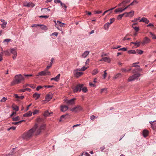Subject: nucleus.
<instances>
[{"label": "nucleus", "instance_id": "obj_59", "mask_svg": "<svg viewBox=\"0 0 156 156\" xmlns=\"http://www.w3.org/2000/svg\"><path fill=\"white\" fill-rule=\"evenodd\" d=\"M122 17L120 15H119L117 17V19L118 20H120L122 19Z\"/></svg>", "mask_w": 156, "mask_h": 156}, {"label": "nucleus", "instance_id": "obj_33", "mask_svg": "<svg viewBox=\"0 0 156 156\" xmlns=\"http://www.w3.org/2000/svg\"><path fill=\"white\" fill-rule=\"evenodd\" d=\"M25 121V120H22L21 121H19V122H12V124H13V125H16L18 124H19L20 123L22 122H24Z\"/></svg>", "mask_w": 156, "mask_h": 156}, {"label": "nucleus", "instance_id": "obj_27", "mask_svg": "<svg viewBox=\"0 0 156 156\" xmlns=\"http://www.w3.org/2000/svg\"><path fill=\"white\" fill-rule=\"evenodd\" d=\"M32 112L30 111H29L27 113H26L23 115L24 117H29L32 115Z\"/></svg>", "mask_w": 156, "mask_h": 156}, {"label": "nucleus", "instance_id": "obj_17", "mask_svg": "<svg viewBox=\"0 0 156 156\" xmlns=\"http://www.w3.org/2000/svg\"><path fill=\"white\" fill-rule=\"evenodd\" d=\"M139 22H143L145 23L146 24H148L149 22V21L146 18L143 17L140 21Z\"/></svg>", "mask_w": 156, "mask_h": 156}, {"label": "nucleus", "instance_id": "obj_51", "mask_svg": "<svg viewBox=\"0 0 156 156\" xmlns=\"http://www.w3.org/2000/svg\"><path fill=\"white\" fill-rule=\"evenodd\" d=\"M48 17L49 16H39V18H48Z\"/></svg>", "mask_w": 156, "mask_h": 156}, {"label": "nucleus", "instance_id": "obj_36", "mask_svg": "<svg viewBox=\"0 0 156 156\" xmlns=\"http://www.w3.org/2000/svg\"><path fill=\"white\" fill-rule=\"evenodd\" d=\"M121 76V74L120 73H118L117 74H116L114 76V78L115 79H116L119 78L120 76Z\"/></svg>", "mask_w": 156, "mask_h": 156}, {"label": "nucleus", "instance_id": "obj_40", "mask_svg": "<svg viewBox=\"0 0 156 156\" xmlns=\"http://www.w3.org/2000/svg\"><path fill=\"white\" fill-rule=\"evenodd\" d=\"M130 0H123L122 2V3H124L125 4L129 2Z\"/></svg>", "mask_w": 156, "mask_h": 156}, {"label": "nucleus", "instance_id": "obj_9", "mask_svg": "<svg viewBox=\"0 0 156 156\" xmlns=\"http://www.w3.org/2000/svg\"><path fill=\"white\" fill-rule=\"evenodd\" d=\"M78 71H76L75 69L74 70L73 73L74 76L77 78L83 74V73L78 72Z\"/></svg>", "mask_w": 156, "mask_h": 156}, {"label": "nucleus", "instance_id": "obj_42", "mask_svg": "<svg viewBox=\"0 0 156 156\" xmlns=\"http://www.w3.org/2000/svg\"><path fill=\"white\" fill-rule=\"evenodd\" d=\"M136 51H137V52L138 54H139L140 55L142 54L143 52V51H142V50H138V49H137V50Z\"/></svg>", "mask_w": 156, "mask_h": 156}, {"label": "nucleus", "instance_id": "obj_30", "mask_svg": "<svg viewBox=\"0 0 156 156\" xmlns=\"http://www.w3.org/2000/svg\"><path fill=\"white\" fill-rule=\"evenodd\" d=\"M98 71V69H95L92 72V74L93 75H95L96 74H97Z\"/></svg>", "mask_w": 156, "mask_h": 156}, {"label": "nucleus", "instance_id": "obj_19", "mask_svg": "<svg viewBox=\"0 0 156 156\" xmlns=\"http://www.w3.org/2000/svg\"><path fill=\"white\" fill-rule=\"evenodd\" d=\"M90 51H85L82 55V58H86L89 54Z\"/></svg>", "mask_w": 156, "mask_h": 156}, {"label": "nucleus", "instance_id": "obj_7", "mask_svg": "<svg viewBox=\"0 0 156 156\" xmlns=\"http://www.w3.org/2000/svg\"><path fill=\"white\" fill-rule=\"evenodd\" d=\"M76 100L75 98H73L71 99L65 100L66 103L69 105H73L75 104V100Z\"/></svg>", "mask_w": 156, "mask_h": 156}, {"label": "nucleus", "instance_id": "obj_32", "mask_svg": "<svg viewBox=\"0 0 156 156\" xmlns=\"http://www.w3.org/2000/svg\"><path fill=\"white\" fill-rule=\"evenodd\" d=\"M40 26L42 30H46L48 29L47 27L44 25H40Z\"/></svg>", "mask_w": 156, "mask_h": 156}, {"label": "nucleus", "instance_id": "obj_21", "mask_svg": "<svg viewBox=\"0 0 156 156\" xmlns=\"http://www.w3.org/2000/svg\"><path fill=\"white\" fill-rule=\"evenodd\" d=\"M110 25L109 22L105 23L104 26V29L106 30H108Z\"/></svg>", "mask_w": 156, "mask_h": 156}, {"label": "nucleus", "instance_id": "obj_48", "mask_svg": "<svg viewBox=\"0 0 156 156\" xmlns=\"http://www.w3.org/2000/svg\"><path fill=\"white\" fill-rule=\"evenodd\" d=\"M54 60V58H52L51 61V62H50V64L49 66H51L52 65V63L53 62V61Z\"/></svg>", "mask_w": 156, "mask_h": 156}, {"label": "nucleus", "instance_id": "obj_41", "mask_svg": "<svg viewBox=\"0 0 156 156\" xmlns=\"http://www.w3.org/2000/svg\"><path fill=\"white\" fill-rule=\"evenodd\" d=\"M81 90L83 92H86L87 91V88L86 87H83L82 88Z\"/></svg>", "mask_w": 156, "mask_h": 156}, {"label": "nucleus", "instance_id": "obj_54", "mask_svg": "<svg viewBox=\"0 0 156 156\" xmlns=\"http://www.w3.org/2000/svg\"><path fill=\"white\" fill-rule=\"evenodd\" d=\"M97 117L95 116L94 115H92L90 116V119L92 121H93L94 120L95 118Z\"/></svg>", "mask_w": 156, "mask_h": 156}, {"label": "nucleus", "instance_id": "obj_57", "mask_svg": "<svg viewBox=\"0 0 156 156\" xmlns=\"http://www.w3.org/2000/svg\"><path fill=\"white\" fill-rule=\"evenodd\" d=\"M40 26V25L39 24H34L32 25V27H37V26Z\"/></svg>", "mask_w": 156, "mask_h": 156}, {"label": "nucleus", "instance_id": "obj_6", "mask_svg": "<svg viewBox=\"0 0 156 156\" xmlns=\"http://www.w3.org/2000/svg\"><path fill=\"white\" fill-rule=\"evenodd\" d=\"M70 111L75 112H78L82 110L81 107L80 106L75 107L73 108L70 109Z\"/></svg>", "mask_w": 156, "mask_h": 156}, {"label": "nucleus", "instance_id": "obj_45", "mask_svg": "<svg viewBox=\"0 0 156 156\" xmlns=\"http://www.w3.org/2000/svg\"><path fill=\"white\" fill-rule=\"evenodd\" d=\"M126 50H127V48H120V49H119V50H118L119 51H126Z\"/></svg>", "mask_w": 156, "mask_h": 156}, {"label": "nucleus", "instance_id": "obj_53", "mask_svg": "<svg viewBox=\"0 0 156 156\" xmlns=\"http://www.w3.org/2000/svg\"><path fill=\"white\" fill-rule=\"evenodd\" d=\"M39 112V110H35L34 112H33V115H35L37 113Z\"/></svg>", "mask_w": 156, "mask_h": 156}, {"label": "nucleus", "instance_id": "obj_25", "mask_svg": "<svg viewBox=\"0 0 156 156\" xmlns=\"http://www.w3.org/2000/svg\"><path fill=\"white\" fill-rule=\"evenodd\" d=\"M87 68V67H85V66H84L81 69H76V71H84Z\"/></svg>", "mask_w": 156, "mask_h": 156}, {"label": "nucleus", "instance_id": "obj_38", "mask_svg": "<svg viewBox=\"0 0 156 156\" xmlns=\"http://www.w3.org/2000/svg\"><path fill=\"white\" fill-rule=\"evenodd\" d=\"M131 44H134L135 45H137V47H138L140 45V42H131Z\"/></svg>", "mask_w": 156, "mask_h": 156}, {"label": "nucleus", "instance_id": "obj_26", "mask_svg": "<svg viewBox=\"0 0 156 156\" xmlns=\"http://www.w3.org/2000/svg\"><path fill=\"white\" fill-rule=\"evenodd\" d=\"M15 97L17 98H19L21 99H23L24 98V96H18L17 94H15L14 95Z\"/></svg>", "mask_w": 156, "mask_h": 156}, {"label": "nucleus", "instance_id": "obj_12", "mask_svg": "<svg viewBox=\"0 0 156 156\" xmlns=\"http://www.w3.org/2000/svg\"><path fill=\"white\" fill-rule=\"evenodd\" d=\"M52 97L53 95L51 94H47L45 97V100L48 101L51 100Z\"/></svg>", "mask_w": 156, "mask_h": 156}, {"label": "nucleus", "instance_id": "obj_15", "mask_svg": "<svg viewBox=\"0 0 156 156\" xmlns=\"http://www.w3.org/2000/svg\"><path fill=\"white\" fill-rule=\"evenodd\" d=\"M53 112H49L48 110H46L45 111L43 114L44 116L45 117H47L51 115V114H52Z\"/></svg>", "mask_w": 156, "mask_h": 156}, {"label": "nucleus", "instance_id": "obj_58", "mask_svg": "<svg viewBox=\"0 0 156 156\" xmlns=\"http://www.w3.org/2000/svg\"><path fill=\"white\" fill-rule=\"evenodd\" d=\"M121 70L122 72H127V70L125 68H122Z\"/></svg>", "mask_w": 156, "mask_h": 156}, {"label": "nucleus", "instance_id": "obj_28", "mask_svg": "<svg viewBox=\"0 0 156 156\" xmlns=\"http://www.w3.org/2000/svg\"><path fill=\"white\" fill-rule=\"evenodd\" d=\"M137 23H134L133 24L132 27L134 29V30L138 32L139 30V27H134V25H136Z\"/></svg>", "mask_w": 156, "mask_h": 156}, {"label": "nucleus", "instance_id": "obj_55", "mask_svg": "<svg viewBox=\"0 0 156 156\" xmlns=\"http://www.w3.org/2000/svg\"><path fill=\"white\" fill-rule=\"evenodd\" d=\"M106 70H105L104 71V73L103 75V78L104 79H105L106 76V75H107V73H106Z\"/></svg>", "mask_w": 156, "mask_h": 156}, {"label": "nucleus", "instance_id": "obj_11", "mask_svg": "<svg viewBox=\"0 0 156 156\" xmlns=\"http://www.w3.org/2000/svg\"><path fill=\"white\" fill-rule=\"evenodd\" d=\"M23 5L25 6L31 7H33L35 5L33 3L31 2H25L23 4Z\"/></svg>", "mask_w": 156, "mask_h": 156}, {"label": "nucleus", "instance_id": "obj_62", "mask_svg": "<svg viewBox=\"0 0 156 156\" xmlns=\"http://www.w3.org/2000/svg\"><path fill=\"white\" fill-rule=\"evenodd\" d=\"M102 12L101 11H95L94 12V13L95 14H100Z\"/></svg>", "mask_w": 156, "mask_h": 156}, {"label": "nucleus", "instance_id": "obj_5", "mask_svg": "<svg viewBox=\"0 0 156 156\" xmlns=\"http://www.w3.org/2000/svg\"><path fill=\"white\" fill-rule=\"evenodd\" d=\"M140 76V73H137L133 75L130 76L128 78V81H133L138 78Z\"/></svg>", "mask_w": 156, "mask_h": 156}, {"label": "nucleus", "instance_id": "obj_43", "mask_svg": "<svg viewBox=\"0 0 156 156\" xmlns=\"http://www.w3.org/2000/svg\"><path fill=\"white\" fill-rule=\"evenodd\" d=\"M115 20V18H113L110 19L109 20L110 22L109 23L110 24H111Z\"/></svg>", "mask_w": 156, "mask_h": 156}, {"label": "nucleus", "instance_id": "obj_37", "mask_svg": "<svg viewBox=\"0 0 156 156\" xmlns=\"http://www.w3.org/2000/svg\"><path fill=\"white\" fill-rule=\"evenodd\" d=\"M7 22H4L2 24H1V26H2V27L4 29V28H5V27L6 26V24H7Z\"/></svg>", "mask_w": 156, "mask_h": 156}, {"label": "nucleus", "instance_id": "obj_22", "mask_svg": "<svg viewBox=\"0 0 156 156\" xmlns=\"http://www.w3.org/2000/svg\"><path fill=\"white\" fill-rule=\"evenodd\" d=\"M123 11H124V10H123V9H122V8H119L118 9H116L114 10V12L115 13H117V12L121 13Z\"/></svg>", "mask_w": 156, "mask_h": 156}, {"label": "nucleus", "instance_id": "obj_1", "mask_svg": "<svg viewBox=\"0 0 156 156\" xmlns=\"http://www.w3.org/2000/svg\"><path fill=\"white\" fill-rule=\"evenodd\" d=\"M45 128V125L44 124L40 125L39 123L36 124L32 128L23 134V137L24 139L28 140L33 136L34 132H36V134H39L44 130Z\"/></svg>", "mask_w": 156, "mask_h": 156}, {"label": "nucleus", "instance_id": "obj_50", "mask_svg": "<svg viewBox=\"0 0 156 156\" xmlns=\"http://www.w3.org/2000/svg\"><path fill=\"white\" fill-rule=\"evenodd\" d=\"M140 17H138V18H135V19H134L133 20V22H136L138 20H139L140 19Z\"/></svg>", "mask_w": 156, "mask_h": 156}, {"label": "nucleus", "instance_id": "obj_34", "mask_svg": "<svg viewBox=\"0 0 156 156\" xmlns=\"http://www.w3.org/2000/svg\"><path fill=\"white\" fill-rule=\"evenodd\" d=\"M128 53L129 54H135L136 53V52L135 50H131L129 51H128Z\"/></svg>", "mask_w": 156, "mask_h": 156}, {"label": "nucleus", "instance_id": "obj_16", "mask_svg": "<svg viewBox=\"0 0 156 156\" xmlns=\"http://www.w3.org/2000/svg\"><path fill=\"white\" fill-rule=\"evenodd\" d=\"M134 11L133 10L131 11L130 12H127L126 13V17L127 16H130L132 17L134 14Z\"/></svg>", "mask_w": 156, "mask_h": 156}, {"label": "nucleus", "instance_id": "obj_64", "mask_svg": "<svg viewBox=\"0 0 156 156\" xmlns=\"http://www.w3.org/2000/svg\"><path fill=\"white\" fill-rule=\"evenodd\" d=\"M5 55H9V52L7 51H5Z\"/></svg>", "mask_w": 156, "mask_h": 156}, {"label": "nucleus", "instance_id": "obj_35", "mask_svg": "<svg viewBox=\"0 0 156 156\" xmlns=\"http://www.w3.org/2000/svg\"><path fill=\"white\" fill-rule=\"evenodd\" d=\"M12 119L13 121H16L20 120V118L19 116H16V117H13Z\"/></svg>", "mask_w": 156, "mask_h": 156}, {"label": "nucleus", "instance_id": "obj_56", "mask_svg": "<svg viewBox=\"0 0 156 156\" xmlns=\"http://www.w3.org/2000/svg\"><path fill=\"white\" fill-rule=\"evenodd\" d=\"M3 55L2 52L0 53V61H1L2 60V56Z\"/></svg>", "mask_w": 156, "mask_h": 156}, {"label": "nucleus", "instance_id": "obj_46", "mask_svg": "<svg viewBox=\"0 0 156 156\" xmlns=\"http://www.w3.org/2000/svg\"><path fill=\"white\" fill-rule=\"evenodd\" d=\"M68 114H66V115H62L61 117H60V119L59 120V121L61 122L62 121V119L64 118H65V117L66 116V115H67Z\"/></svg>", "mask_w": 156, "mask_h": 156}, {"label": "nucleus", "instance_id": "obj_23", "mask_svg": "<svg viewBox=\"0 0 156 156\" xmlns=\"http://www.w3.org/2000/svg\"><path fill=\"white\" fill-rule=\"evenodd\" d=\"M60 5L64 9V11L66 12V11L67 7L65 4L62 2L60 4Z\"/></svg>", "mask_w": 156, "mask_h": 156}, {"label": "nucleus", "instance_id": "obj_3", "mask_svg": "<svg viewBox=\"0 0 156 156\" xmlns=\"http://www.w3.org/2000/svg\"><path fill=\"white\" fill-rule=\"evenodd\" d=\"M51 66H47L45 69L43 71L39 72L37 75V76H46L51 75V73L48 71V69L50 68Z\"/></svg>", "mask_w": 156, "mask_h": 156}, {"label": "nucleus", "instance_id": "obj_39", "mask_svg": "<svg viewBox=\"0 0 156 156\" xmlns=\"http://www.w3.org/2000/svg\"><path fill=\"white\" fill-rule=\"evenodd\" d=\"M138 3V2L136 0H133V1L130 4V5H133Z\"/></svg>", "mask_w": 156, "mask_h": 156}, {"label": "nucleus", "instance_id": "obj_60", "mask_svg": "<svg viewBox=\"0 0 156 156\" xmlns=\"http://www.w3.org/2000/svg\"><path fill=\"white\" fill-rule=\"evenodd\" d=\"M42 88V87L41 86H38V87H37L36 88V90L37 91H38L40 89H41V88Z\"/></svg>", "mask_w": 156, "mask_h": 156}, {"label": "nucleus", "instance_id": "obj_13", "mask_svg": "<svg viewBox=\"0 0 156 156\" xmlns=\"http://www.w3.org/2000/svg\"><path fill=\"white\" fill-rule=\"evenodd\" d=\"M68 109V107L66 105H62L61 106V110L62 112H65Z\"/></svg>", "mask_w": 156, "mask_h": 156}, {"label": "nucleus", "instance_id": "obj_10", "mask_svg": "<svg viewBox=\"0 0 156 156\" xmlns=\"http://www.w3.org/2000/svg\"><path fill=\"white\" fill-rule=\"evenodd\" d=\"M11 52L13 55V56L12 57L13 58V59H15L17 55V53L15 49L14 48L11 49Z\"/></svg>", "mask_w": 156, "mask_h": 156}, {"label": "nucleus", "instance_id": "obj_14", "mask_svg": "<svg viewBox=\"0 0 156 156\" xmlns=\"http://www.w3.org/2000/svg\"><path fill=\"white\" fill-rule=\"evenodd\" d=\"M60 76V74H59L55 77L51 78V80L52 81L54 80L55 81L58 82L59 80Z\"/></svg>", "mask_w": 156, "mask_h": 156}, {"label": "nucleus", "instance_id": "obj_29", "mask_svg": "<svg viewBox=\"0 0 156 156\" xmlns=\"http://www.w3.org/2000/svg\"><path fill=\"white\" fill-rule=\"evenodd\" d=\"M57 23L59 25L60 27H64V25L65 24L62 23L58 20L57 21Z\"/></svg>", "mask_w": 156, "mask_h": 156}, {"label": "nucleus", "instance_id": "obj_44", "mask_svg": "<svg viewBox=\"0 0 156 156\" xmlns=\"http://www.w3.org/2000/svg\"><path fill=\"white\" fill-rule=\"evenodd\" d=\"M54 2L56 4L59 3L60 4H61V3L62 2L60 0H54Z\"/></svg>", "mask_w": 156, "mask_h": 156}, {"label": "nucleus", "instance_id": "obj_4", "mask_svg": "<svg viewBox=\"0 0 156 156\" xmlns=\"http://www.w3.org/2000/svg\"><path fill=\"white\" fill-rule=\"evenodd\" d=\"M83 86V84H78L76 86L72 87V88L73 92L74 93H76L78 91L79 92L80 91Z\"/></svg>", "mask_w": 156, "mask_h": 156}, {"label": "nucleus", "instance_id": "obj_63", "mask_svg": "<svg viewBox=\"0 0 156 156\" xmlns=\"http://www.w3.org/2000/svg\"><path fill=\"white\" fill-rule=\"evenodd\" d=\"M147 27H154V25L153 24L151 23H149L148 25L147 26Z\"/></svg>", "mask_w": 156, "mask_h": 156}, {"label": "nucleus", "instance_id": "obj_8", "mask_svg": "<svg viewBox=\"0 0 156 156\" xmlns=\"http://www.w3.org/2000/svg\"><path fill=\"white\" fill-rule=\"evenodd\" d=\"M150 42V40L147 37H145L143 39L141 44L144 45L147 44Z\"/></svg>", "mask_w": 156, "mask_h": 156}, {"label": "nucleus", "instance_id": "obj_31", "mask_svg": "<svg viewBox=\"0 0 156 156\" xmlns=\"http://www.w3.org/2000/svg\"><path fill=\"white\" fill-rule=\"evenodd\" d=\"M104 61L109 63L110 62L111 59L107 57H105Z\"/></svg>", "mask_w": 156, "mask_h": 156}, {"label": "nucleus", "instance_id": "obj_2", "mask_svg": "<svg viewBox=\"0 0 156 156\" xmlns=\"http://www.w3.org/2000/svg\"><path fill=\"white\" fill-rule=\"evenodd\" d=\"M24 80V77L21 75H17L15 76L13 80L11 83V85L19 84Z\"/></svg>", "mask_w": 156, "mask_h": 156}, {"label": "nucleus", "instance_id": "obj_49", "mask_svg": "<svg viewBox=\"0 0 156 156\" xmlns=\"http://www.w3.org/2000/svg\"><path fill=\"white\" fill-rule=\"evenodd\" d=\"M13 110H15L16 111H18L19 110L18 107L17 106L13 107Z\"/></svg>", "mask_w": 156, "mask_h": 156}, {"label": "nucleus", "instance_id": "obj_61", "mask_svg": "<svg viewBox=\"0 0 156 156\" xmlns=\"http://www.w3.org/2000/svg\"><path fill=\"white\" fill-rule=\"evenodd\" d=\"M11 40L10 39H6L4 40V42H6L8 43Z\"/></svg>", "mask_w": 156, "mask_h": 156}, {"label": "nucleus", "instance_id": "obj_18", "mask_svg": "<svg viewBox=\"0 0 156 156\" xmlns=\"http://www.w3.org/2000/svg\"><path fill=\"white\" fill-rule=\"evenodd\" d=\"M50 10V9H48V8H42L41 10V11L43 13H46L48 12Z\"/></svg>", "mask_w": 156, "mask_h": 156}, {"label": "nucleus", "instance_id": "obj_47", "mask_svg": "<svg viewBox=\"0 0 156 156\" xmlns=\"http://www.w3.org/2000/svg\"><path fill=\"white\" fill-rule=\"evenodd\" d=\"M7 98H6L5 97H4L0 101L4 102L6 101V100H7Z\"/></svg>", "mask_w": 156, "mask_h": 156}, {"label": "nucleus", "instance_id": "obj_52", "mask_svg": "<svg viewBox=\"0 0 156 156\" xmlns=\"http://www.w3.org/2000/svg\"><path fill=\"white\" fill-rule=\"evenodd\" d=\"M133 66L136 67H140V66L139 65H136V63H134L133 64Z\"/></svg>", "mask_w": 156, "mask_h": 156}, {"label": "nucleus", "instance_id": "obj_20", "mask_svg": "<svg viewBox=\"0 0 156 156\" xmlns=\"http://www.w3.org/2000/svg\"><path fill=\"white\" fill-rule=\"evenodd\" d=\"M40 97V94L37 93H34L33 95V97L35 98V100L37 99Z\"/></svg>", "mask_w": 156, "mask_h": 156}, {"label": "nucleus", "instance_id": "obj_24", "mask_svg": "<svg viewBox=\"0 0 156 156\" xmlns=\"http://www.w3.org/2000/svg\"><path fill=\"white\" fill-rule=\"evenodd\" d=\"M143 135L144 137H146L148 134V131L147 130H144L143 131Z\"/></svg>", "mask_w": 156, "mask_h": 156}]
</instances>
